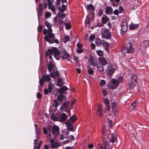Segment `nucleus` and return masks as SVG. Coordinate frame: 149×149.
<instances>
[{
    "mask_svg": "<svg viewBox=\"0 0 149 149\" xmlns=\"http://www.w3.org/2000/svg\"><path fill=\"white\" fill-rule=\"evenodd\" d=\"M49 92V90H47L46 88H45L44 89V93L45 94H47L49 92Z\"/></svg>",
    "mask_w": 149,
    "mask_h": 149,
    "instance_id": "e2e57ef3",
    "label": "nucleus"
},
{
    "mask_svg": "<svg viewBox=\"0 0 149 149\" xmlns=\"http://www.w3.org/2000/svg\"><path fill=\"white\" fill-rule=\"evenodd\" d=\"M77 52L78 53H80L83 52V50L82 49H81V48H79L77 49Z\"/></svg>",
    "mask_w": 149,
    "mask_h": 149,
    "instance_id": "bf43d9fd",
    "label": "nucleus"
},
{
    "mask_svg": "<svg viewBox=\"0 0 149 149\" xmlns=\"http://www.w3.org/2000/svg\"><path fill=\"white\" fill-rule=\"evenodd\" d=\"M139 27V24L131 23L129 25V29L131 30H133Z\"/></svg>",
    "mask_w": 149,
    "mask_h": 149,
    "instance_id": "5701e85b",
    "label": "nucleus"
},
{
    "mask_svg": "<svg viewBox=\"0 0 149 149\" xmlns=\"http://www.w3.org/2000/svg\"><path fill=\"white\" fill-rule=\"evenodd\" d=\"M116 140L117 138L116 135L114 134H113L111 135L110 141H111L112 143H113L115 141H116Z\"/></svg>",
    "mask_w": 149,
    "mask_h": 149,
    "instance_id": "a878e982",
    "label": "nucleus"
},
{
    "mask_svg": "<svg viewBox=\"0 0 149 149\" xmlns=\"http://www.w3.org/2000/svg\"><path fill=\"white\" fill-rule=\"evenodd\" d=\"M97 112L98 115L100 117H101L103 115L102 111V107L99 104L97 109Z\"/></svg>",
    "mask_w": 149,
    "mask_h": 149,
    "instance_id": "412c9836",
    "label": "nucleus"
},
{
    "mask_svg": "<svg viewBox=\"0 0 149 149\" xmlns=\"http://www.w3.org/2000/svg\"><path fill=\"white\" fill-rule=\"evenodd\" d=\"M111 107L112 109V110H110V111H111V112H110V116L108 115L109 117V118H108V119H109L110 118H113V116H114V115L115 116H117L119 114V113L118 111H113V109L115 106V102L114 100H111Z\"/></svg>",
    "mask_w": 149,
    "mask_h": 149,
    "instance_id": "0eeeda50",
    "label": "nucleus"
},
{
    "mask_svg": "<svg viewBox=\"0 0 149 149\" xmlns=\"http://www.w3.org/2000/svg\"><path fill=\"white\" fill-rule=\"evenodd\" d=\"M137 76L136 74H134L131 78V82L130 85V88H133L136 85V80Z\"/></svg>",
    "mask_w": 149,
    "mask_h": 149,
    "instance_id": "2eb2a0df",
    "label": "nucleus"
},
{
    "mask_svg": "<svg viewBox=\"0 0 149 149\" xmlns=\"http://www.w3.org/2000/svg\"><path fill=\"white\" fill-rule=\"evenodd\" d=\"M38 139L37 138V139L34 140V148H35L36 147L37 142L38 140Z\"/></svg>",
    "mask_w": 149,
    "mask_h": 149,
    "instance_id": "3c124183",
    "label": "nucleus"
},
{
    "mask_svg": "<svg viewBox=\"0 0 149 149\" xmlns=\"http://www.w3.org/2000/svg\"><path fill=\"white\" fill-rule=\"evenodd\" d=\"M67 118V116L65 113H62L60 116L58 117V121L63 122Z\"/></svg>",
    "mask_w": 149,
    "mask_h": 149,
    "instance_id": "6ab92c4d",
    "label": "nucleus"
},
{
    "mask_svg": "<svg viewBox=\"0 0 149 149\" xmlns=\"http://www.w3.org/2000/svg\"><path fill=\"white\" fill-rule=\"evenodd\" d=\"M50 77L48 75H43L42 77V79L39 80L40 86H43L44 82L49 81L50 80Z\"/></svg>",
    "mask_w": 149,
    "mask_h": 149,
    "instance_id": "9d476101",
    "label": "nucleus"
},
{
    "mask_svg": "<svg viewBox=\"0 0 149 149\" xmlns=\"http://www.w3.org/2000/svg\"><path fill=\"white\" fill-rule=\"evenodd\" d=\"M53 106L55 108L58 106V103L56 100H54V101Z\"/></svg>",
    "mask_w": 149,
    "mask_h": 149,
    "instance_id": "c03bdc74",
    "label": "nucleus"
},
{
    "mask_svg": "<svg viewBox=\"0 0 149 149\" xmlns=\"http://www.w3.org/2000/svg\"><path fill=\"white\" fill-rule=\"evenodd\" d=\"M95 38V36L94 34L91 35L89 37V40L92 41H93Z\"/></svg>",
    "mask_w": 149,
    "mask_h": 149,
    "instance_id": "a18cd8bd",
    "label": "nucleus"
},
{
    "mask_svg": "<svg viewBox=\"0 0 149 149\" xmlns=\"http://www.w3.org/2000/svg\"><path fill=\"white\" fill-rule=\"evenodd\" d=\"M122 52L124 53H132L134 51V49L132 47L131 43L128 42L122 49Z\"/></svg>",
    "mask_w": 149,
    "mask_h": 149,
    "instance_id": "39448f33",
    "label": "nucleus"
},
{
    "mask_svg": "<svg viewBox=\"0 0 149 149\" xmlns=\"http://www.w3.org/2000/svg\"><path fill=\"white\" fill-rule=\"evenodd\" d=\"M107 25L111 29H113V27L112 25L110 23H108L107 24Z\"/></svg>",
    "mask_w": 149,
    "mask_h": 149,
    "instance_id": "680f3d73",
    "label": "nucleus"
},
{
    "mask_svg": "<svg viewBox=\"0 0 149 149\" xmlns=\"http://www.w3.org/2000/svg\"><path fill=\"white\" fill-rule=\"evenodd\" d=\"M43 133L45 134H47V130L45 127L43 128Z\"/></svg>",
    "mask_w": 149,
    "mask_h": 149,
    "instance_id": "4d7b16f0",
    "label": "nucleus"
},
{
    "mask_svg": "<svg viewBox=\"0 0 149 149\" xmlns=\"http://www.w3.org/2000/svg\"><path fill=\"white\" fill-rule=\"evenodd\" d=\"M149 42L148 41L145 40L142 42L140 44V47L141 48L146 49L149 47Z\"/></svg>",
    "mask_w": 149,
    "mask_h": 149,
    "instance_id": "aec40b11",
    "label": "nucleus"
},
{
    "mask_svg": "<svg viewBox=\"0 0 149 149\" xmlns=\"http://www.w3.org/2000/svg\"><path fill=\"white\" fill-rule=\"evenodd\" d=\"M51 15V14L49 12H47L45 14V17L46 18H48Z\"/></svg>",
    "mask_w": 149,
    "mask_h": 149,
    "instance_id": "de8ad7c7",
    "label": "nucleus"
},
{
    "mask_svg": "<svg viewBox=\"0 0 149 149\" xmlns=\"http://www.w3.org/2000/svg\"><path fill=\"white\" fill-rule=\"evenodd\" d=\"M65 28L67 29H69L71 28V24L69 23H67L65 24Z\"/></svg>",
    "mask_w": 149,
    "mask_h": 149,
    "instance_id": "37998d69",
    "label": "nucleus"
},
{
    "mask_svg": "<svg viewBox=\"0 0 149 149\" xmlns=\"http://www.w3.org/2000/svg\"><path fill=\"white\" fill-rule=\"evenodd\" d=\"M96 52L99 56H102L103 55V52L101 50H98L96 51Z\"/></svg>",
    "mask_w": 149,
    "mask_h": 149,
    "instance_id": "79ce46f5",
    "label": "nucleus"
},
{
    "mask_svg": "<svg viewBox=\"0 0 149 149\" xmlns=\"http://www.w3.org/2000/svg\"><path fill=\"white\" fill-rule=\"evenodd\" d=\"M68 88L66 86H62L58 90V92L59 93H63L64 92L68 90Z\"/></svg>",
    "mask_w": 149,
    "mask_h": 149,
    "instance_id": "393cba45",
    "label": "nucleus"
},
{
    "mask_svg": "<svg viewBox=\"0 0 149 149\" xmlns=\"http://www.w3.org/2000/svg\"><path fill=\"white\" fill-rule=\"evenodd\" d=\"M77 47L79 48H81L82 47V45L80 43H78L77 44Z\"/></svg>",
    "mask_w": 149,
    "mask_h": 149,
    "instance_id": "774afa93",
    "label": "nucleus"
},
{
    "mask_svg": "<svg viewBox=\"0 0 149 149\" xmlns=\"http://www.w3.org/2000/svg\"><path fill=\"white\" fill-rule=\"evenodd\" d=\"M97 148L98 149H103L102 145L100 143H99L97 144Z\"/></svg>",
    "mask_w": 149,
    "mask_h": 149,
    "instance_id": "5fc2aeb1",
    "label": "nucleus"
},
{
    "mask_svg": "<svg viewBox=\"0 0 149 149\" xmlns=\"http://www.w3.org/2000/svg\"><path fill=\"white\" fill-rule=\"evenodd\" d=\"M64 42L65 43L67 41H68L70 40V38L68 36L65 35L64 36Z\"/></svg>",
    "mask_w": 149,
    "mask_h": 149,
    "instance_id": "58836bf2",
    "label": "nucleus"
},
{
    "mask_svg": "<svg viewBox=\"0 0 149 149\" xmlns=\"http://www.w3.org/2000/svg\"><path fill=\"white\" fill-rule=\"evenodd\" d=\"M41 94L40 92H38L37 95V97L39 98H40L41 97Z\"/></svg>",
    "mask_w": 149,
    "mask_h": 149,
    "instance_id": "69168bd1",
    "label": "nucleus"
},
{
    "mask_svg": "<svg viewBox=\"0 0 149 149\" xmlns=\"http://www.w3.org/2000/svg\"><path fill=\"white\" fill-rule=\"evenodd\" d=\"M118 11L117 10H115L114 11V14L116 15H117L118 14Z\"/></svg>",
    "mask_w": 149,
    "mask_h": 149,
    "instance_id": "338daca9",
    "label": "nucleus"
},
{
    "mask_svg": "<svg viewBox=\"0 0 149 149\" xmlns=\"http://www.w3.org/2000/svg\"><path fill=\"white\" fill-rule=\"evenodd\" d=\"M86 7L87 9L91 10L92 11H94L95 10V8L94 7L93 5L91 4L87 5Z\"/></svg>",
    "mask_w": 149,
    "mask_h": 149,
    "instance_id": "c756f323",
    "label": "nucleus"
},
{
    "mask_svg": "<svg viewBox=\"0 0 149 149\" xmlns=\"http://www.w3.org/2000/svg\"><path fill=\"white\" fill-rule=\"evenodd\" d=\"M63 98V96L62 93L59 94L57 97V100L59 101H61Z\"/></svg>",
    "mask_w": 149,
    "mask_h": 149,
    "instance_id": "7c9ffc66",
    "label": "nucleus"
},
{
    "mask_svg": "<svg viewBox=\"0 0 149 149\" xmlns=\"http://www.w3.org/2000/svg\"><path fill=\"white\" fill-rule=\"evenodd\" d=\"M98 59L100 64L102 65H105L108 63L107 61L104 57H99Z\"/></svg>",
    "mask_w": 149,
    "mask_h": 149,
    "instance_id": "a211bd4d",
    "label": "nucleus"
},
{
    "mask_svg": "<svg viewBox=\"0 0 149 149\" xmlns=\"http://www.w3.org/2000/svg\"><path fill=\"white\" fill-rule=\"evenodd\" d=\"M35 132L37 134V137L38 139L40 137V133L38 128H35Z\"/></svg>",
    "mask_w": 149,
    "mask_h": 149,
    "instance_id": "c9c22d12",
    "label": "nucleus"
},
{
    "mask_svg": "<svg viewBox=\"0 0 149 149\" xmlns=\"http://www.w3.org/2000/svg\"><path fill=\"white\" fill-rule=\"evenodd\" d=\"M49 8L51 9L52 11L54 13L55 11V7L54 5H52L49 7H48Z\"/></svg>",
    "mask_w": 149,
    "mask_h": 149,
    "instance_id": "a19ab883",
    "label": "nucleus"
},
{
    "mask_svg": "<svg viewBox=\"0 0 149 149\" xmlns=\"http://www.w3.org/2000/svg\"><path fill=\"white\" fill-rule=\"evenodd\" d=\"M58 15L59 17L63 19L65 17V14H59Z\"/></svg>",
    "mask_w": 149,
    "mask_h": 149,
    "instance_id": "864d4df0",
    "label": "nucleus"
},
{
    "mask_svg": "<svg viewBox=\"0 0 149 149\" xmlns=\"http://www.w3.org/2000/svg\"><path fill=\"white\" fill-rule=\"evenodd\" d=\"M111 82L113 85L110 84L109 86V87L111 89H116L119 85L117 79H112L111 80Z\"/></svg>",
    "mask_w": 149,
    "mask_h": 149,
    "instance_id": "f8f14e48",
    "label": "nucleus"
},
{
    "mask_svg": "<svg viewBox=\"0 0 149 149\" xmlns=\"http://www.w3.org/2000/svg\"><path fill=\"white\" fill-rule=\"evenodd\" d=\"M105 81L104 80H101L100 83V85L101 86H104L105 85Z\"/></svg>",
    "mask_w": 149,
    "mask_h": 149,
    "instance_id": "49530a36",
    "label": "nucleus"
},
{
    "mask_svg": "<svg viewBox=\"0 0 149 149\" xmlns=\"http://www.w3.org/2000/svg\"><path fill=\"white\" fill-rule=\"evenodd\" d=\"M42 143V141H40L39 143V145H38V146L37 147V149H39L40 148V147L41 145V144Z\"/></svg>",
    "mask_w": 149,
    "mask_h": 149,
    "instance_id": "0e129e2a",
    "label": "nucleus"
},
{
    "mask_svg": "<svg viewBox=\"0 0 149 149\" xmlns=\"http://www.w3.org/2000/svg\"><path fill=\"white\" fill-rule=\"evenodd\" d=\"M103 102L105 105L104 112L107 115L110 116V112H111V111H110L111 109L109 100L108 99L105 98L104 99Z\"/></svg>",
    "mask_w": 149,
    "mask_h": 149,
    "instance_id": "423d86ee",
    "label": "nucleus"
},
{
    "mask_svg": "<svg viewBox=\"0 0 149 149\" xmlns=\"http://www.w3.org/2000/svg\"><path fill=\"white\" fill-rule=\"evenodd\" d=\"M52 134L54 136L58 135L59 132V130L58 126L54 125L52 128Z\"/></svg>",
    "mask_w": 149,
    "mask_h": 149,
    "instance_id": "dca6fc26",
    "label": "nucleus"
},
{
    "mask_svg": "<svg viewBox=\"0 0 149 149\" xmlns=\"http://www.w3.org/2000/svg\"><path fill=\"white\" fill-rule=\"evenodd\" d=\"M104 147L105 149H110L111 146L109 144V142L106 141L104 142Z\"/></svg>",
    "mask_w": 149,
    "mask_h": 149,
    "instance_id": "f704fd0d",
    "label": "nucleus"
},
{
    "mask_svg": "<svg viewBox=\"0 0 149 149\" xmlns=\"http://www.w3.org/2000/svg\"><path fill=\"white\" fill-rule=\"evenodd\" d=\"M66 8V6L64 5H62L61 9V13H63Z\"/></svg>",
    "mask_w": 149,
    "mask_h": 149,
    "instance_id": "4c0bfd02",
    "label": "nucleus"
},
{
    "mask_svg": "<svg viewBox=\"0 0 149 149\" xmlns=\"http://www.w3.org/2000/svg\"><path fill=\"white\" fill-rule=\"evenodd\" d=\"M69 102L68 101H66L62 103L61 107L60 108V110L62 112L65 111L67 112V109L69 107Z\"/></svg>",
    "mask_w": 149,
    "mask_h": 149,
    "instance_id": "9b49d317",
    "label": "nucleus"
},
{
    "mask_svg": "<svg viewBox=\"0 0 149 149\" xmlns=\"http://www.w3.org/2000/svg\"><path fill=\"white\" fill-rule=\"evenodd\" d=\"M113 12V10L111 7L110 6L107 7L105 11V13L107 15L111 14Z\"/></svg>",
    "mask_w": 149,
    "mask_h": 149,
    "instance_id": "b1692460",
    "label": "nucleus"
},
{
    "mask_svg": "<svg viewBox=\"0 0 149 149\" xmlns=\"http://www.w3.org/2000/svg\"><path fill=\"white\" fill-rule=\"evenodd\" d=\"M102 44L105 50H107L109 47V44L107 42H106L104 40H103L102 41Z\"/></svg>",
    "mask_w": 149,
    "mask_h": 149,
    "instance_id": "4be33fe9",
    "label": "nucleus"
},
{
    "mask_svg": "<svg viewBox=\"0 0 149 149\" xmlns=\"http://www.w3.org/2000/svg\"><path fill=\"white\" fill-rule=\"evenodd\" d=\"M109 19V18L108 17L105 15H104L102 17V21L103 23L104 24L106 23Z\"/></svg>",
    "mask_w": 149,
    "mask_h": 149,
    "instance_id": "bb28decb",
    "label": "nucleus"
},
{
    "mask_svg": "<svg viewBox=\"0 0 149 149\" xmlns=\"http://www.w3.org/2000/svg\"><path fill=\"white\" fill-rule=\"evenodd\" d=\"M51 118L54 120L58 121V117L56 116L54 113H52L50 116Z\"/></svg>",
    "mask_w": 149,
    "mask_h": 149,
    "instance_id": "72a5a7b5",
    "label": "nucleus"
},
{
    "mask_svg": "<svg viewBox=\"0 0 149 149\" xmlns=\"http://www.w3.org/2000/svg\"><path fill=\"white\" fill-rule=\"evenodd\" d=\"M63 79L61 78H58L57 79V85L59 86H61L63 84Z\"/></svg>",
    "mask_w": 149,
    "mask_h": 149,
    "instance_id": "cd10ccee",
    "label": "nucleus"
},
{
    "mask_svg": "<svg viewBox=\"0 0 149 149\" xmlns=\"http://www.w3.org/2000/svg\"><path fill=\"white\" fill-rule=\"evenodd\" d=\"M136 102H134L131 104L130 106V107L132 109H134L136 107Z\"/></svg>",
    "mask_w": 149,
    "mask_h": 149,
    "instance_id": "09e8293b",
    "label": "nucleus"
},
{
    "mask_svg": "<svg viewBox=\"0 0 149 149\" xmlns=\"http://www.w3.org/2000/svg\"><path fill=\"white\" fill-rule=\"evenodd\" d=\"M115 71V68L114 66L111 64L109 63L107 67V69L105 70V71L107 73L108 77L111 79Z\"/></svg>",
    "mask_w": 149,
    "mask_h": 149,
    "instance_id": "20e7f679",
    "label": "nucleus"
},
{
    "mask_svg": "<svg viewBox=\"0 0 149 149\" xmlns=\"http://www.w3.org/2000/svg\"><path fill=\"white\" fill-rule=\"evenodd\" d=\"M47 3L48 6V7L52 5V2L50 0H48L47 1Z\"/></svg>",
    "mask_w": 149,
    "mask_h": 149,
    "instance_id": "13d9d810",
    "label": "nucleus"
},
{
    "mask_svg": "<svg viewBox=\"0 0 149 149\" xmlns=\"http://www.w3.org/2000/svg\"><path fill=\"white\" fill-rule=\"evenodd\" d=\"M50 142L51 143V147L53 148H58L61 145V143L59 141H55L52 139H50Z\"/></svg>",
    "mask_w": 149,
    "mask_h": 149,
    "instance_id": "4468645a",
    "label": "nucleus"
},
{
    "mask_svg": "<svg viewBox=\"0 0 149 149\" xmlns=\"http://www.w3.org/2000/svg\"><path fill=\"white\" fill-rule=\"evenodd\" d=\"M98 71L101 74H103L104 72V68L102 66H98L97 65L96 66Z\"/></svg>",
    "mask_w": 149,
    "mask_h": 149,
    "instance_id": "c85d7f7f",
    "label": "nucleus"
},
{
    "mask_svg": "<svg viewBox=\"0 0 149 149\" xmlns=\"http://www.w3.org/2000/svg\"><path fill=\"white\" fill-rule=\"evenodd\" d=\"M102 38L106 39H109L111 36V32L107 29H104L102 32Z\"/></svg>",
    "mask_w": 149,
    "mask_h": 149,
    "instance_id": "6e6552de",
    "label": "nucleus"
},
{
    "mask_svg": "<svg viewBox=\"0 0 149 149\" xmlns=\"http://www.w3.org/2000/svg\"><path fill=\"white\" fill-rule=\"evenodd\" d=\"M98 13L99 16H100L103 13L102 10V9L99 10Z\"/></svg>",
    "mask_w": 149,
    "mask_h": 149,
    "instance_id": "052dcab7",
    "label": "nucleus"
},
{
    "mask_svg": "<svg viewBox=\"0 0 149 149\" xmlns=\"http://www.w3.org/2000/svg\"><path fill=\"white\" fill-rule=\"evenodd\" d=\"M88 73L91 74H93L94 72L93 70L90 67H88Z\"/></svg>",
    "mask_w": 149,
    "mask_h": 149,
    "instance_id": "ea45409f",
    "label": "nucleus"
},
{
    "mask_svg": "<svg viewBox=\"0 0 149 149\" xmlns=\"http://www.w3.org/2000/svg\"><path fill=\"white\" fill-rule=\"evenodd\" d=\"M89 61L91 65L94 67H96L97 66V63L93 57L91 56L89 58Z\"/></svg>",
    "mask_w": 149,
    "mask_h": 149,
    "instance_id": "f3484780",
    "label": "nucleus"
},
{
    "mask_svg": "<svg viewBox=\"0 0 149 149\" xmlns=\"http://www.w3.org/2000/svg\"><path fill=\"white\" fill-rule=\"evenodd\" d=\"M102 128L103 132L106 135H107L108 134H109V132L108 131H107V128L104 125L102 126Z\"/></svg>",
    "mask_w": 149,
    "mask_h": 149,
    "instance_id": "473e14b6",
    "label": "nucleus"
},
{
    "mask_svg": "<svg viewBox=\"0 0 149 149\" xmlns=\"http://www.w3.org/2000/svg\"><path fill=\"white\" fill-rule=\"evenodd\" d=\"M43 5L42 3H40L38 6V8L37 15L38 20H39V18L43 14Z\"/></svg>",
    "mask_w": 149,
    "mask_h": 149,
    "instance_id": "1a4fd4ad",
    "label": "nucleus"
},
{
    "mask_svg": "<svg viewBox=\"0 0 149 149\" xmlns=\"http://www.w3.org/2000/svg\"><path fill=\"white\" fill-rule=\"evenodd\" d=\"M76 120V117L74 115H73L70 117L65 123L67 126V129L68 130L73 131V126H72V124Z\"/></svg>",
    "mask_w": 149,
    "mask_h": 149,
    "instance_id": "7ed1b4c3",
    "label": "nucleus"
},
{
    "mask_svg": "<svg viewBox=\"0 0 149 149\" xmlns=\"http://www.w3.org/2000/svg\"><path fill=\"white\" fill-rule=\"evenodd\" d=\"M117 80V81H118V83L119 84L123 81V77H119Z\"/></svg>",
    "mask_w": 149,
    "mask_h": 149,
    "instance_id": "8fccbe9b",
    "label": "nucleus"
},
{
    "mask_svg": "<svg viewBox=\"0 0 149 149\" xmlns=\"http://www.w3.org/2000/svg\"><path fill=\"white\" fill-rule=\"evenodd\" d=\"M53 53L54 57L57 60H59L61 57L63 60L69 61V58L70 55L65 49L63 50L61 48H59L58 50L57 48L53 47L51 49H48L47 51L46 52L45 54L47 58H48L50 60V61L49 62L48 65V70L50 72V76L54 78L58 75L59 73L57 72L54 63L52 59Z\"/></svg>",
    "mask_w": 149,
    "mask_h": 149,
    "instance_id": "f257e3e1",
    "label": "nucleus"
},
{
    "mask_svg": "<svg viewBox=\"0 0 149 149\" xmlns=\"http://www.w3.org/2000/svg\"><path fill=\"white\" fill-rule=\"evenodd\" d=\"M42 30V27L40 25H39L38 27V32H41Z\"/></svg>",
    "mask_w": 149,
    "mask_h": 149,
    "instance_id": "6e6d98bb",
    "label": "nucleus"
},
{
    "mask_svg": "<svg viewBox=\"0 0 149 149\" xmlns=\"http://www.w3.org/2000/svg\"><path fill=\"white\" fill-rule=\"evenodd\" d=\"M120 26L122 32L124 33L127 31V29L128 26H127L126 19H124L123 20Z\"/></svg>",
    "mask_w": 149,
    "mask_h": 149,
    "instance_id": "ddd939ff",
    "label": "nucleus"
},
{
    "mask_svg": "<svg viewBox=\"0 0 149 149\" xmlns=\"http://www.w3.org/2000/svg\"><path fill=\"white\" fill-rule=\"evenodd\" d=\"M95 43L97 46H100L101 44H102V41H101L100 39H97L95 40Z\"/></svg>",
    "mask_w": 149,
    "mask_h": 149,
    "instance_id": "2f4dec72",
    "label": "nucleus"
},
{
    "mask_svg": "<svg viewBox=\"0 0 149 149\" xmlns=\"http://www.w3.org/2000/svg\"><path fill=\"white\" fill-rule=\"evenodd\" d=\"M102 93H103V95H106L107 94V93H108L107 91H106L104 89L102 90Z\"/></svg>",
    "mask_w": 149,
    "mask_h": 149,
    "instance_id": "603ef678",
    "label": "nucleus"
},
{
    "mask_svg": "<svg viewBox=\"0 0 149 149\" xmlns=\"http://www.w3.org/2000/svg\"><path fill=\"white\" fill-rule=\"evenodd\" d=\"M54 87V85L52 83H50L48 86V89L49 92H51Z\"/></svg>",
    "mask_w": 149,
    "mask_h": 149,
    "instance_id": "e433bc0d",
    "label": "nucleus"
},
{
    "mask_svg": "<svg viewBox=\"0 0 149 149\" xmlns=\"http://www.w3.org/2000/svg\"><path fill=\"white\" fill-rule=\"evenodd\" d=\"M46 26L48 28L47 30L45 29L43 31V34L45 35L44 37L45 40L50 44H52L54 42L58 43V40L55 39V37L53 33H52V29H51L52 25L49 23L48 21L45 22Z\"/></svg>",
    "mask_w": 149,
    "mask_h": 149,
    "instance_id": "f03ea898",
    "label": "nucleus"
}]
</instances>
